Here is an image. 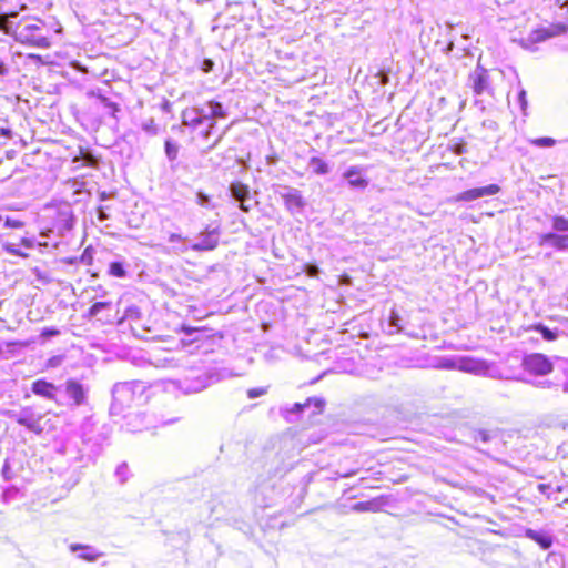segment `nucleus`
<instances>
[{"label":"nucleus","instance_id":"nucleus-59","mask_svg":"<svg viewBox=\"0 0 568 568\" xmlns=\"http://www.w3.org/2000/svg\"><path fill=\"white\" fill-rule=\"evenodd\" d=\"M561 428H562L564 430H568V422H564V423H561Z\"/></svg>","mask_w":568,"mask_h":568},{"label":"nucleus","instance_id":"nucleus-42","mask_svg":"<svg viewBox=\"0 0 568 568\" xmlns=\"http://www.w3.org/2000/svg\"><path fill=\"white\" fill-rule=\"evenodd\" d=\"M24 226V222L20 221V220H17V219H12V217H6L4 220V227H8V229H21Z\"/></svg>","mask_w":568,"mask_h":568},{"label":"nucleus","instance_id":"nucleus-29","mask_svg":"<svg viewBox=\"0 0 568 568\" xmlns=\"http://www.w3.org/2000/svg\"><path fill=\"white\" fill-rule=\"evenodd\" d=\"M164 149L166 158L170 161H175L179 154V144L169 139L165 141Z\"/></svg>","mask_w":568,"mask_h":568},{"label":"nucleus","instance_id":"nucleus-30","mask_svg":"<svg viewBox=\"0 0 568 568\" xmlns=\"http://www.w3.org/2000/svg\"><path fill=\"white\" fill-rule=\"evenodd\" d=\"M103 440V436L95 432L94 425L92 424V458L100 453Z\"/></svg>","mask_w":568,"mask_h":568},{"label":"nucleus","instance_id":"nucleus-20","mask_svg":"<svg viewBox=\"0 0 568 568\" xmlns=\"http://www.w3.org/2000/svg\"><path fill=\"white\" fill-rule=\"evenodd\" d=\"M526 537L537 542L544 550H547L552 546V537L546 532L527 529Z\"/></svg>","mask_w":568,"mask_h":568},{"label":"nucleus","instance_id":"nucleus-19","mask_svg":"<svg viewBox=\"0 0 568 568\" xmlns=\"http://www.w3.org/2000/svg\"><path fill=\"white\" fill-rule=\"evenodd\" d=\"M182 124L192 130L199 129L203 123L199 116L197 109L189 108L182 112Z\"/></svg>","mask_w":568,"mask_h":568},{"label":"nucleus","instance_id":"nucleus-62","mask_svg":"<svg viewBox=\"0 0 568 568\" xmlns=\"http://www.w3.org/2000/svg\"><path fill=\"white\" fill-rule=\"evenodd\" d=\"M217 145V142H214L213 145H211V149H214V146Z\"/></svg>","mask_w":568,"mask_h":568},{"label":"nucleus","instance_id":"nucleus-55","mask_svg":"<svg viewBox=\"0 0 568 568\" xmlns=\"http://www.w3.org/2000/svg\"><path fill=\"white\" fill-rule=\"evenodd\" d=\"M183 331L187 336H192L194 333H199L200 331L197 328L193 327H183Z\"/></svg>","mask_w":568,"mask_h":568},{"label":"nucleus","instance_id":"nucleus-57","mask_svg":"<svg viewBox=\"0 0 568 568\" xmlns=\"http://www.w3.org/2000/svg\"><path fill=\"white\" fill-rule=\"evenodd\" d=\"M8 69L3 62H0V75H4Z\"/></svg>","mask_w":568,"mask_h":568},{"label":"nucleus","instance_id":"nucleus-45","mask_svg":"<svg viewBox=\"0 0 568 568\" xmlns=\"http://www.w3.org/2000/svg\"><path fill=\"white\" fill-rule=\"evenodd\" d=\"M518 103H519L520 110L525 113L527 105H528V101H527L526 91L523 88L518 92Z\"/></svg>","mask_w":568,"mask_h":568},{"label":"nucleus","instance_id":"nucleus-11","mask_svg":"<svg viewBox=\"0 0 568 568\" xmlns=\"http://www.w3.org/2000/svg\"><path fill=\"white\" fill-rule=\"evenodd\" d=\"M366 173L367 166L351 165L343 172L342 179L346 181L349 189L364 191L369 184Z\"/></svg>","mask_w":568,"mask_h":568},{"label":"nucleus","instance_id":"nucleus-53","mask_svg":"<svg viewBox=\"0 0 568 568\" xmlns=\"http://www.w3.org/2000/svg\"><path fill=\"white\" fill-rule=\"evenodd\" d=\"M250 200H243V202H239L240 203V209L244 212H248L251 210V204H248Z\"/></svg>","mask_w":568,"mask_h":568},{"label":"nucleus","instance_id":"nucleus-15","mask_svg":"<svg viewBox=\"0 0 568 568\" xmlns=\"http://www.w3.org/2000/svg\"><path fill=\"white\" fill-rule=\"evenodd\" d=\"M500 192V186L497 184H489L487 186L474 187L466 190L457 195L458 201L471 202L480 197L496 195Z\"/></svg>","mask_w":568,"mask_h":568},{"label":"nucleus","instance_id":"nucleus-2","mask_svg":"<svg viewBox=\"0 0 568 568\" xmlns=\"http://www.w3.org/2000/svg\"><path fill=\"white\" fill-rule=\"evenodd\" d=\"M146 390V385L141 381L120 382L112 388V404L110 413L120 415L124 407H129L136 399H141Z\"/></svg>","mask_w":568,"mask_h":568},{"label":"nucleus","instance_id":"nucleus-27","mask_svg":"<svg viewBox=\"0 0 568 568\" xmlns=\"http://www.w3.org/2000/svg\"><path fill=\"white\" fill-rule=\"evenodd\" d=\"M142 313L139 306L130 305L124 310V314L121 321H133L138 322L141 320Z\"/></svg>","mask_w":568,"mask_h":568},{"label":"nucleus","instance_id":"nucleus-47","mask_svg":"<svg viewBox=\"0 0 568 568\" xmlns=\"http://www.w3.org/2000/svg\"><path fill=\"white\" fill-rule=\"evenodd\" d=\"M562 373L565 375V379L561 383V389H562V393L568 394V362L562 367Z\"/></svg>","mask_w":568,"mask_h":568},{"label":"nucleus","instance_id":"nucleus-31","mask_svg":"<svg viewBox=\"0 0 568 568\" xmlns=\"http://www.w3.org/2000/svg\"><path fill=\"white\" fill-rule=\"evenodd\" d=\"M115 477L120 484H124L130 477V469L126 463L120 464L114 471Z\"/></svg>","mask_w":568,"mask_h":568},{"label":"nucleus","instance_id":"nucleus-52","mask_svg":"<svg viewBox=\"0 0 568 568\" xmlns=\"http://www.w3.org/2000/svg\"><path fill=\"white\" fill-rule=\"evenodd\" d=\"M453 151L456 154H463L466 152V145L463 143H458V144L454 145Z\"/></svg>","mask_w":568,"mask_h":568},{"label":"nucleus","instance_id":"nucleus-48","mask_svg":"<svg viewBox=\"0 0 568 568\" xmlns=\"http://www.w3.org/2000/svg\"><path fill=\"white\" fill-rule=\"evenodd\" d=\"M59 334H60L59 329H57L54 327H45L42 329L41 336L49 338V337L57 336Z\"/></svg>","mask_w":568,"mask_h":568},{"label":"nucleus","instance_id":"nucleus-34","mask_svg":"<svg viewBox=\"0 0 568 568\" xmlns=\"http://www.w3.org/2000/svg\"><path fill=\"white\" fill-rule=\"evenodd\" d=\"M457 363H459V357H443L439 359L437 367L445 369H458Z\"/></svg>","mask_w":568,"mask_h":568},{"label":"nucleus","instance_id":"nucleus-26","mask_svg":"<svg viewBox=\"0 0 568 568\" xmlns=\"http://www.w3.org/2000/svg\"><path fill=\"white\" fill-rule=\"evenodd\" d=\"M381 507V503L376 499L368 501H359L352 506V509L356 513L376 511Z\"/></svg>","mask_w":568,"mask_h":568},{"label":"nucleus","instance_id":"nucleus-13","mask_svg":"<svg viewBox=\"0 0 568 568\" xmlns=\"http://www.w3.org/2000/svg\"><path fill=\"white\" fill-rule=\"evenodd\" d=\"M220 236V226L206 227L197 235V241L190 248L195 252L213 251L219 245Z\"/></svg>","mask_w":568,"mask_h":568},{"label":"nucleus","instance_id":"nucleus-7","mask_svg":"<svg viewBox=\"0 0 568 568\" xmlns=\"http://www.w3.org/2000/svg\"><path fill=\"white\" fill-rule=\"evenodd\" d=\"M521 366L525 372L535 376H546L555 368L551 359L541 353H530L523 357Z\"/></svg>","mask_w":568,"mask_h":568},{"label":"nucleus","instance_id":"nucleus-33","mask_svg":"<svg viewBox=\"0 0 568 568\" xmlns=\"http://www.w3.org/2000/svg\"><path fill=\"white\" fill-rule=\"evenodd\" d=\"M111 303L110 302H95L91 305V307L88 311L89 317H95L98 316L103 310L110 308Z\"/></svg>","mask_w":568,"mask_h":568},{"label":"nucleus","instance_id":"nucleus-22","mask_svg":"<svg viewBox=\"0 0 568 568\" xmlns=\"http://www.w3.org/2000/svg\"><path fill=\"white\" fill-rule=\"evenodd\" d=\"M530 329L539 333L541 337L547 342H554L559 337V331H557V327L549 328L541 323L532 325Z\"/></svg>","mask_w":568,"mask_h":568},{"label":"nucleus","instance_id":"nucleus-61","mask_svg":"<svg viewBox=\"0 0 568 568\" xmlns=\"http://www.w3.org/2000/svg\"><path fill=\"white\" fill-rule=\"evenodd\" d=\"M217 145V142H214L213 145H211V149H214V146Z\"/></svg>","mask_w":568,"mask_h":568},{"label":"nucleus","instance_id":"nucleus-60","mask_svg":"<svg viewBox=\"0 0 568 568\" xmlns=\"http://www.w3.org/2000/svg\"><path fill=\"white\" fill-rule=\"evenodd\" d=\"M353 474H354V473H347V474L342 475V476H343V477H349V476H352Z\"/></svg>","mask_w":568,"mask_h":568},{"label":"nucleus","instance_id":"nucleus-21","mask_svg":"<svg viewBox=\"0 0 568 568\" xmlns=\"http://www.w3.org/2000/svg\"><path fill=\"white\" fill-rule=\"evenodd\" d=\"M324 400L322 398H317V397H311L308 398L305 403H295L291 409H288L287 412L288 413H296V414H300L302 413L305 408L310 407L311 405H314L315 407V412L314 413H320L322 412L323 407H324Z\"/></svg>","mask_w":568,"mask_h":568},{"label":"nucleus","instance_id":"nucleus-39","mask_svg":"<svg viewBox=\"0 0 568 568\" xmlns=\"http://www.w3.org/2000/svg\"><path fill=\"white\" fill-rule=\"evenodd\" d=\"M60 219L63 222V230H71L73 227V216L70 211L61 212Z\"/></svg>","mask_w":568,"mask_h":568},{"label":"nucleus","instance_id":"nucleus-44","mask_svg":"<svg viewBox=\"0 0 568 568\" xmlns=\"http://www.w3.org/2000/svg\"><path fill=\"white\" fill-rule=\"evenodd\" d=\"M304 272L310 277H316L320 274V267L316 264H305Z\"/></svg>","mask_w":568,"mask_h":568},{"label":"nucleus","instance_id":"nucleus-43","mask_svg":"<svg viewBox=\"0 0 568 568\" xmlns=\"http://www.w3.org/2000/svg\"><path fill=\"white\" fill-rule=\"evenodd\" d=\"M267 393V388L266 387H255V388H250L247 390V397L253 399V398H257L260 396H263Z\"/></svg>","mask_w":568,"mask_h":568},{"label":"nucleus","instance_id":"nucleus-18","mask_svg":"<svg viewBox=\"0 0 568 568\" xmlns=\"http://www.w3.org/2000/svg\"><path fill=\"white\" fill-rule=\"evenodd\" d=\"M125 424L124 427L128 432L136 433L141 432L143 428H146L148 426L144 425L145 415L141 413H131L124 416Z\"/></svg>","mask_w":568,"mask_h":568},{"label":"nucleus","instance_id":"nucleus-23","mask_svg":"<svg viewBox=\"0 0 568 568\" xmlns=\"http://www.w3.org/2000/svg\"><path fill=\"white\" fill-rule=\"evenodd\" d=\"M126 264L123 260L112 261L109 264L108 274L116 278L128 277Z\"/></svg>","mask_w":568,"mask_h":568},{"label":"nucleus","instance_id":"nucleus-63","mask_svg":"<svg viewBox=\"0 0 568 568\" xmlns=\"http://www.w3.org/2000/svg\"><path fill=\"white\" fill-rule=\"evenodd\" d=\"M217 145V142H214L213 145H211V149H214V146Z\"/></svg>","mask_w":568,"mask_h":568},{"label":"nucleus","instance_id":"nucleus-46","mask_svg":"<svg viewBox=\"0 0 568 568\" xmlns=\"http://www.w3.org/2000/svg\"><path fill=\"white\" fill-rule=\"evenodd\" d=\"M535 385L540 388H557L560 386V383L555 382V381L544 379V381L537 382Z\"/></svg>","mask_w":568,"mask_h":568},{"label":"nucleus","instance_id":"nucleus-40","mask_svg":"<svg viewBox=\"0 0 568 568\" xmlns=\"http://www.w3.org/2000/svg\"><path fill=\"white\" fill-rule=\"evenodd\" d=\"M193 109H197L199 116L202 121V123H210L211 122V115L207 108V103L204 106H194Z\"/></svg>","mask_w":568,"mask_h":568},{"label":"nucleus","instance_id":"nucleus-54","mask_svg":"<svg viewBox=\"0 0 568 568\" xmlns=\"http://www.w3.org/2000/svg\"><path fill=\"white\" fill-rule=\"evenodd\" d=\"M98 219L100 221H105L109 219V215L105 213V211L103 209H99L98 211Z\"/></svg>","mask_w":568,"mask_h":568},{"label":"nucleus","instance_id":"nucleus-58","mask_svg":"<svg viewBox=\"0 0 568 568\" xmlns=\"http://www.w3.org/2000/svg\"><path fill=\"white\" fill-rule=\"evenodd\" d=\"M1 134L4 136H10L11 131L9 129H1Z\"/></svg>","mask_w":568,"mask_h":568},{"label":"nucleus","instance_id":"nucleus-36","mask_svg":"<svg viewBox=\"0 0 568 568\" xmlns=\"http://www.w3.org/2000/svg\"><path fill=\"white\" fill-rule=\"evenodd\" d=\"M195 202L197 205L205 207V209L214 207L212 204L211 197L201 191H199L196 193Z\"/></svg>","mask_w":568,"mask_h":568},{"label":"nucleus","instance_id":"nucleus-16","mask_svg":"<svg viewBox=\"0 0 568 568\" xmlns=\"http://www.w3.org/2000/svg\"><path fill=\"white\" fill-rule=\"evenodd\" d=\"M207 108H209L210 115H211V122L207 124V128L202 133L204 139H209L210 138L213 129L216 125L215 120L216 119H224L227 115L223 104L217 102V101H214V100L209 101L207 102Z\"/></svg>","mask_w":568,"mask_h":568},{"label":"nucleus","instance_id":"nucleus-41","mask_svg":"<svg viewBox=\"0 0 568 568\" xmlns=\"http://www.w3.org/2000/svg\"><path fill=\"white\" fill-rule=\"evenodd\" d=\"M490 438H491V435L487 430L479 429V430L474 432L475 442H481L483 444H486L490 440Z\"/></svg>","mask_w":568,"mask_h":568},{"label":"nucleus","instance_id":"nucleus-32","mask_svg":"<svg viewBox=\"0 0 568 568\" xmlns=\"http://www.w3.org/2000/svg\"><path fill=\"white\" fill-rule=\"evenodd\" d=\"M141 129L150 136H154L159 133V126L152 118L144 120L141 123Z\"/></svg>","mask_w":568,"mask_h":568},{"label":"nucleus","instance_id":"nucleus-10","mask_svg":"<svg viewBox=\"0 0 568 568\" xmlns=\"http://www.w3.org/2000/svg\"><path fill=\"white\" fill-rule=\"evenodd\" d=\"M30 389L36 396L54 402L57 405L62 404V399L60 398V385H55L44 378H39L32 382Z\"/></svg>","mask_w":568,"mask_h":568},{"label":"nucleus","instance_id":"nucleus-17","mask_svg":"<svg viewBox=\"0 0 568 568\" xmlns=\"http://www.w3.org/2000/svg\"><path fill=\"white\" fill-rule=\"evenodd\" d=\"M69 549L73 554H78V558L93 562L98 560L102 554L99 552L93 546L91 545H83V544H71L69 546Z\"/></svg>","mask_w":568,"mask_h":568},{"label":"nucleus","instance_id":"nucleus-5","mask_svg":"<svg viewBox=\"0 0 568 568\" xmlns=\"http://www.w3.org/2000/svg\"><path fill=\"white\" fill-rule=\"evenodd\" d=\"M6 416L14 419L19 425L26 427L29 432L37 435L42 434L43 427L41 420L43 416L31 406H24L20 410H8Z\"/></svg>","mask_w":568,"mask_h":568},{"label":"nucleus","instance_id":"nucleus-8","mask_svg":"<svg viewBox=\"0 0 568 568\" xmlns=\"http://www.w3.org/2000/svg\"><path fill=\"white\" fill-rule=\"evenodd\" d=\"M458 371L470 373L479 376H488L493 378H503L504 376L496 367L488 364L486 361L473 357H459Z\"/></svg>","mask_w":568,"mask_h":568},{"label":"nucleus","instance_id":"nucleus-35","mask_svg":"<svg viewBox=\"0 0 568 568\" xmlns=\"http://www.w3.org/2000/svg\"><path fill=\"white\" fill-rule=\"evenodd\" d=\"M2 247L3 250L11 254V255H14V256H20V257H28L29 255L27 253H23L21 250L18 248V244L16 243H11V242H4L2 244Z\"/></svg>","mask_w":568,"mask_h":568},{"label":"nucleus","instance_id":"nucleus-25","mask_svg":"<svg viewBox=\"0 0 568 568\" xmlns=\"http://www.w3.org/2000/svg\"><path fill=\"white\" fill-rule=\"evenodd\" d=\"M308 166L316 175H325L331 171L328 163L318 156H312L308 161Z\"/></svg>","mask_w":568,"mask_h":568},{"label":"nucleus","instance_id":"nucleus-50","mask_svg":"<svg viewBox=\"0 0 568 568\" xmlns=\"http://www.w3.org/2000/svg\"><path fill=\"white\" fill-rule=\"evenodd\" d=\"M20 244L30 250V248H33L37 244L36 240L34 239H31V237H22L21 241H20Z\"/></svg>","mask_w":568,"mask_h":568},{"label":"nucleus","instance_id":"nucleus-64","mask_svg":"<svg viewBox=\"0 0 568 568\" xmlns=\"http://www.w3.org/2000/svg\"><path fill=\"white\" fill-rule=\"evenodd\" d=\"M2 353V347L0 346V354Z\"/></svg>","mask_w":568,"mask_h":568},{"label":"nucleus","instance_id":"nucleus-4","mask_svg":"<svg viewBox=\"0 0 568 568\" xmlns=\"http://www.w3.org/2000/svg\"><path fill=\"white\" fill-rule=\"evenodd\" d=\"M60 398L62 405L69 407H80L88 403L89 386L82 384L78 379L69 378L61 384Z\"/></svg>","mask_w":568,"mask_h":568},{"label":"nucleus","instance_id":"nucleus-12","mask_svg":"<svg viewBox=\"0 0 568 568\" xmlns=\"http://www.w3.org/2000/svg\"><path fill=\"white\" fill-rule=\"evenodd\" d=\"M277 194L284 201L285 207L292 213L296 214L303 211L306 202L302 196L301 191L287 185H280Z\"/></svg>","mask_w":568,"mask_h":568},{"label":"nucleus","instance_id":"nucleus-56","mask_svg":"<svg viewBox=\"0 0 568 568\" xmlns=\"http://www.w3.org/2000/svg\"><path fill=\"white\" fill-rule=\"evenodd\" d=\"M9 473H10V467H9L8 463H6L2 468V474L6 479H10Z\"/></svg>","mask_w":568,"mask_h":568},{"label":"nucleus","instance_id":"nucleus-9","mask_svg":"<svg viewBox=\"0 0 568 568\" xmlns=\"http://www.w3.org/2000/svg\"><path fill=\"white\" fill-rule=\"evenodd\" d=\"M567 31V27L562 23L552 24L549 28H539L532 30L526 38L521 39L523 48L535 51V44L546 41L556 36H560Z\"/></svg>","mask_w":568,"mask_h":568},{"label":"nucleus","instance_id":"nucleus-3","mask_svg":"<svg viewBox=\"0 0 568 568\" xmlns=\"http://www.w3.org/2000/svg\"><path fill=\"white\" fill-rule=\"evenodd\" d=\"M551 232L538 235L539 246H550L557 251L568 250V219L554 216L551 220Z\"/></svg>","mask_w":568,"mask_h":568},{"label":"nucleus","instance_id":"nucleus-51","mask_svg":"<svg viewBox=\"0 0 568 568\" xmlns=\"http://www.w3.org/2000/svg\"><path fill=\"white\" fill-rule=\"evenodd\" d=\"M214 62L211 59H205L202 63V71L209 73L213 70Z\"/></svg>","mask_w":568,"mask_h":568},{"label":"nucleus","instance_id":"nucleus-24","mask_svg":"<svg viewBox=\"0 0 568 568\" xmlns=\"http://www.w3.org/2000/svg\"><path fill=\"white\" fill-rule=\"evenodd\" d=\"M230 192L232 197L237 202H243V200H250V189L245 184L242 183H232L230 186Z\"/></svg>","mask_w":568,"mask_h":568},{"label":"nucleus","instance_id":"nucleus-6","mask_svg":"<svg viewBox=\"0 0 568 568\" xmlns=\"http://www.w3.org/2000/svg\"><path fill=\"white\" fill-rule=\"evenodd\" d=\"M213 383V377L205 372L191 369L187 375L176 382L184 394L202 392Z\"/></svg>","mask_w":568,"mask_h":568},{"label":"nucleus","instance_id":"nucleus-37","mask_svg":"<svg viewBox=\"0 0 568 568\" xmlns=\"http://www.w3.org/2000/svg\"><path fill=\"white\" fill-rule=\"evenodd\" d=\"M184 241H185V239L181 234L171 233L169 235V242L170 243H173V244L179 243V244H181L180 247H175V252H181L182 253V252H185L187 250V247L183 245Z\"/></svg>","mask_w":568,"mask_h":568},{"label":"nucleus","instance_id":"nucleus-1","mask_svg":"<svg viewBox=\"0 0 568 568\" xmlns=\"http://www.w3.org/2000/svg\"><path fill=\"white\" fill-rule=\"evenodd\" d=\"M17 16V12L0 14V29L8 34H13L14 39L20 43L41 49L50 47L48 37L43 34L44 23L41 20L36 19L33 23L13 26L9 18H16Z\"/></svg>","mask_w":568,"mask_h":568},{"label":"nucleus","instance_id":"nucleus-38","mask_svg":"<svg viewBox=\"0 0 568 568\" xmlns=\"http://www.w3.org/2000/svg\"><path fill=\"white\" fill-rule=\"evenodd\" d=\"M531 144L539 148H551L556 144V141L552 138H538L531 141Z\"/></svg>","mask_w":568,"mask_h":568},{"label":"nucleus","instance_id":"nucleus-14","mask_svg":"<svg viewBox=\"0 0 568 568\" xmlns=\"http://www.w3.org/2000/svg\"><path fill=\"white\" fill-rule=\"evenodd\" d=\"M468 81L476 95L490 93L488 71L480 65H477L476 69L469 74Z\"/></svg>","mask_w":568,"mask_h":568},{"label":"nucleus","instance_id":"nucleus-49","mask_svg":"<svg viewBox=\"0 0 568 568\" xmlns=\"http://www.w3.org/2000/svg\"><path fill=\"white\" fill-rule=\"evenodd\" d=\"M557 327V331H559V336L565 335L568 337V320H562Z\"/></svg>","mask_w":568,"mask_h":568},{"label":"nucleus","instance_id":"nucleus-28","mask_svg":"<svg viewBox=\"0 0 568 568\" xmlns=\"http://www.w3.org/2000/svg\"><path fill=\"white\" fill-rule=\"evenodd\" d=\"M400 322H402V317L393 308L392 312H390V315H389V321H388V327H389V333L390 334H394V333H397V332L402 331Z\"/></svg>","mask_w":568,"mask_h":568}]
</instances>
